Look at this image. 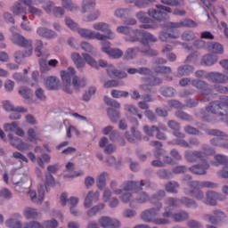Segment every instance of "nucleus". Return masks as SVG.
I'll list each match as a JSON object with an SVG mask.
<instances>
[{"label": "nucleus", "instance_id": "1", "mask_svg": "<svg viewBox=\"0 0 228 228\" xmlns=\"http://www.w3.org/2000/svg\"><path fill=\"white\" fill-rule=\"evenodd\" d=\"M66 26L69 27L73 31H77L78 35L82 37V38H87L88 40H102L104 36L101 34V32H95L92 29L79 28L77 23L74 22L72 19L66 18L65 19Z\"/></svg>", "mask_w": 228, "mask_h": 228}, {"label": "nucleus", "instance_id": "2", "mask_svg": "<svg viewBox=\"0 0 228 228\" xmlns=\"http://www.w3.org/2000/svg\"><path fill=\"white\" fill-rule=\"evenodd\" d=\"M205 111L212 115H219L223 118L224 115H227L228 113V103L224 102V99L211 102L209 105L205 108Z\"/></svg>", "mask_w": 228, "mask_h": 228}, {"label": "nucleus", "instance_id": "3", "mask_svg": "<svg viewBox=\"0 0 228 228\" xmlns=\"http://www.w3.org/2000/svg\"><path fill=\"white\" fill-rule=\"evenodd\" d=\"M143 186H146V188L151 187V181L141 180L140 182H125L121 185V190L122 191H134V193H140V191L143 190Z\"/></svg>", "mask_w": 228, "mask_h": 228}, {"label": "nucleus", "instance_id": "4", "mask_svg": "<svg viewBox=\"0 0 228 228\" xmlns=\"http://www.w3.org/2000/svg\"><path fill=\"white\" fill-rule=\"evenodd\" d=\"M202 149L204 152L199 151H185L184 157L186 161H188L189 163H195L199 161V159H204V154H207V155L215 154V150L211 149V147L208 145H204Z\"/></svg>", "mask_w": 228, "mask_h": 228}, {"label": "nucleus", "instance_id": "5", "mask_svg": "<svg viewBox=\"0 0 228 228\" xmlns=\"http://www.w3.org/2000/svg\"><path fill=\"white\" fill-rule=\"evenodd\" d=\"M93 29L96 31V33H99V31H102V33L104 37L102 39H98L99 41H104V40H115V33L111 31V28H110V24L104 23V22H95L93 24Z\"/></svg>", "mask_w": 228, "mask_h": 228}, {"label": "nucleus", "instance_id": "6", "mask_svg": "<svg viewBox=\"0 0 228 228\" xmlns=\"http://www.w3.org/2000/svg\"><path fill=\"white\" fill-rule=\"evenodd\" d=\"M181 204H183V206H186V208H198L199 205L197 202H195L193 200H190L188 198H182L181 200H175L174 198H167L166 200V205L168 206V208H177V206H180Z\"/></svg>", "mask_w": 228, "mask_h": 228}, {"label": "nucleus", "instance_id": "7", "mask_svg": "<svg viewBox=\"0 0 228 228\" xmlns=\"http://www.w3.org/2000/svg\"><path fill=\"white\" fill-rule=\"evenodd\" d=\"M199 24L191 19H183L178 22L169 21L166 24L167 29H178L179 28H197Z\"/></svg>", "mask_w": 228, "mask_h": 228}, {"label": "nucleus", "instance_id": "8", "mask_svg": "<svg viewBox=\"0 0 228 228\" xmlns=\"http://www.w3.org/2000/svg\"><path fill=\"white\" fill-rule=\"evenodd\" d=\"M191 86L200 90L201 95H209L213 93V88L204 80L192 79Z\"/></svg>", "mask_w": 228, "mask_h": 228}, {"label": "nucleus", "instance_id": "9", "mask_svg": "<svg viewBox=\"0 0 228 228\" xmlns=\"http://www.w3.org/2000/svg\"><path fill=\"white\" fill-rule=\"evenodd\" d=\"M205 79H208L212 83L225 85V83H228V75L220 72H208L205 75Z\"/></svg>", "mask_w": 228, "mask_h": 228}, {"label": "nucleus", "instance_id": "10", "mask_svg": "<svg viewBox=\"0 0 228 228\" xmlns=\"http://www.w3.org/2000/svg\"><path fill=\"white\" fill-rule=\"evenodd\" d=\"M207 134H209L210 136L218 137V138H214L210 141L211 145H214L215 147H222L224 138L227 136L226 134H224V132L216 129L207 130Z\"/></svg>", "mask_w": 228, "mask_h": 228}, {"label": "nucleus", "instance_id": "11", "mask_svg": "<svg viewBox=\"0 0 228 228\" xmlns=\"http://www.w3.org/2000/svg\"><path fill=\"white\" fill-rule=\"evenodd\" d=\"M12 44L27 49V51H30V53H33V41H31V39L26 38L22 35L15 36L13 37Z\"/></svg>", "mask_w": 228, "mask_h": 228}, {"label": "nucleus", "instance_id": "12", "mask_svg": "<svg viewBox=\"0 0 228 228\" xmlns=\"http://www.w3.org/2000/svg\"><path fill=\"white\" fill-rule=\"evenodd\" d=\"M100 227L102 228H118L120 227V222L117 219H113L108 216H102L98 220Z\"/></svg>", "mask_w": 228, "mask_h": 228}, {"label": "nucleus", "instance_id": "13", "mask_svg": "<svg viewBox=\"0 0 228 228\" xmlns=\"http://www.w3.org/2000/svg\"><path fill=\"white\" fill-rule=\"evenodd\" d=\"M167 63V60L165 59H156L154 64H153V69L157 74H167L172 72V69L170 67L167 66H161L165 65Z\"/></svg>", "mask_w": 228, "mask_h": 228}, {"label": "nucleus", "instance_id": "14", "mask_svg": "<svg viewBox=\"0 0 228 228\" xmlns=\"http://www.w3.org/2000/svg\"><path fill=\"white\" fill-rule=\"evenodd\" d=\"M163 208V205L161 203L158 204L157 208H151L150 210H146L142 212V219L144 222H154V217L159 213V209Z\"/></svg>", "mask_w": 228, "mask_h": 228}, {"label": "nucleus", "instance_id": "15", "mask_svg": "<svg viewBox=\"0 0 228 228\" xmlns=\"http://www.w3.org/2000/svg\"><path fill=\"white\" fill-rule=\"evenodd\" d=\"M99 197H101L99 191H90L85 199L84 208L90 209V207L93 206L94 202H99Z\"/></svg>", "mask_w": 228, "mask_h": 228}, {"label": "nucleus", "instance_id": "16", "mask_svg": "<svg viewBox=\"0 0 228 228\" xmlns=\"http://www.w3.org/2000/svg\"><path fill=\"white\" fill-rule=\"evenodd\" d=\"M31 202H34V204H42L44 202V185H40L38 187V197H37V191H29L28 193Z\"/></svg>", "mask_w": 228, "mask_h": 228}, {"label": "nucleus", "instance_id": "17", "mask_svg": "<svg viewBox=\"0 0 228 228\" xmlns=\"http://www.w3.org/2000/svg\"><path fill=\"white\" fill-rule=\"evenodd\" d=\"M131 133L132 134L129 132L125 133V137L130 143H139V142H142V133L136 127L133 126Z\"/></svg>", "mask_w": 228, "mask_h": 228}, {"label": "nucleus", "instance_id": "18", "mask_svg": "<svg viewBox=\"0 0 228 228\" xmlns=\"http://www.w3.org/2000/svg\"><path fill=\"white\" fill-rule=\"evenodd\" d=\"M136 18L138 19V20H140V22L142 23V25L140 26L141 28L152 29V28H154V26L151 24L152 22V20L147 17V13L143 12H139L136 13Z\"/></svg>", "mask_w": 228, "mask_h": 228}, {"label": "nucleus", "instance_id": "19", "mask_svg": "<svg viewBox=\"0 0 228 228\" xmlns=\"http://www.w3.org/2000/svg\"><path fill=\"white\" fill-rule=\"evenodd\" d=\"M209 168V164L207 162H203L202 164H197L189 168L191 174H195L196 175H206L208 174V169Z\"/></svg>", "mask_w": 228, "mask_h": 228}, {"label": "nucleus", "instance_id": "20", "mask_svg": "<svg viewBox=\"0 0 228 228\" xmlns=\"http://www.w3.org/2000/svg\"><path fill=\"white\" fill-rule=\"evenodd\" d=\"M77 75H76V69L74 68H68V70L61 71V77L62 80V83H72L74 81V77H77Z\"/></svg>", "mask_w": 228, "mask_h": 228}, {"label": "nucleus", "instance_id": "21", "mask_svg": "<svg viewBox=\"0 0 228 228\" xmlns=\"http://www.w3.org/2000/svg\"><path fill=\"white\" fill-rule=\"evenodd\" d=\"M15 185L16 191L28 190V188H31V178L28 175H24L20 181L15 182Z\"/></svg>", "mask_w": 228, "mask_h": 228}, {"label": "nucleus", "instance_id": "22", "mask_svg": "<svg viewBox=\"0 0 228 228\" xmlns=\"http://www.w3.org/2000/svg\"><path fill=\"white\" fill-rule=\"evenodd\" d=\"M107 74L110 77H118V79H124L127 77V73L122 70L115 69V66L109 65L107 68Z\"/></svg>", "mask_w": 228, "mask_h": 228}, {"label": "nucleus", "instance_id": "23", "mask_svg": "<svg viewBox=\"0 0 228 228\" xmlns=\"http://www.w3.org/2000/svg\"><path fill=\"white\" fill-rule=\"evenodd\" d=\"M190 188H218V184L209 182V181H204V182H199V181H192L189 183Z\"/></svg>", "mask_w": 228, "mask_h": 228}, {"label": "nucleus", "instance_id": "24", "mask_svg": "<svg viewBox=\"0 0 228 228\" xmlns=\"http://www.w3.org/2000/svg\"><path fill=\"white\" fill-rule=\"evenodd\" d=\"M5 225L8 228H22V222H20V216L14 215L5 221Z\"/></svg>", "mask_w": 228, "mask_h": 228}, {"label": "nucleus", "instance_id": "25", "mask_svg": "<svg viewBox=\"0 0 228 228\" xmlns=\"http://www.w3.org/2000/svg\"><path fill=\"white\" fill-rule=\"evenodd\" d=\"M8 139L10 141L11 145L12 147H15V149H18V151H25L26 150V143L20 140L19 137H14L13 134H9Z\"/></svg>", "mask_w": 228, "mask_h": 228}, {"label": "nucleus", "instance_id": "26", "mask_svg": "<svg viewBox=\"0 0 228 228\" xmlns=\"http://www.w3.org/2000/svg\"><path fill=\"white\" fill-rule=\"evenodd\" d=\"M161 218H157L153 220V224L157 225H167V224H170L169 218H172V213L168 210V208H166L165 213L162 214Z\"/></svg>", "mask_w": 228, "mask_h": 228}, {"label": "nucleus", "instance_id": "27", "mask_svg": "<svg viewBox=\"0 0 228 228\" xmlns=\"http://www.w3.org/2000/svg\"><path fill=\"white\" fill-rule=\"evenodd\" d=\"M45 86L47 90H58L60 80L56 77H48L45 80Z\"/></svg>", "mask_w": 228, "mask_h": 228}, {"label": "nucleus", "instance_id": "28", "mask_svg": "<svg viewBox=\"0 0 228 228\" xmlns=\"http://www.w3.org/2000/svg\"><path fill=\"white\" fill-rule=\"evenodd\" d=\"M5 111H18L19 113H28V109L24 107H14L13 103L8 100L3 102Z\"/></svg>", "mask_w": 228, "mask_h": 228}, {"label": "nucleus", "instance_id": "29", "mask_svg": "<svg viewBox=\"0 0 228 228\" xmlns=\"http://www.w3.org/2000/svg\"><path fill=\"white\" fill-rule=\"evenodd\" d=\"M214 215L215 216L207 214L203 216V218L206 222H209V224H216L218 220H220L221 218H224V212L220 210H216L214 212Z\"/></svg>", "mask_w": 228, "mask_h": 228}, {"label": "nucleus", "instance_id": "30", "mask_svg": "<svg viewBox=\"0 0 228 228\" xmlns=\"http://www.w3.org/2000/svg\"><path fill=\"white\" fill-rule=\"evenodd\" d=\"M208 51L213 54H224V45L220 43L213 42L208 45Z\"/></svg>", "mask_w": 228, "mask_h": 228}, {"label": "nucleus", "instance_id": "31", "mask_svg": "<svg viewBox=\"0 0 228 228\" xmlns=\"http://www.w3.org/2000/svg\"><path fill=\"white\" fill-rule=\"evenodd\" d=\"M37 34L39 35V37H43V38H54V37H56V32L44 27H39L37 29Z\"/></svg>", "mask_w": 228, "mask_h": 228}, {"label": "nucleus", "instance_id": "32", "mask_svg": "<svg viewBox=\"0 0 228 228\" xmlns=\"http://www.w3.org/2000/svg\"><path fill=\"white\" fill-rule=\"evenodd\" d=\"M159 38L161 40V42H168L170 39L177 40V38H179V32L168 33L167 31H161Z\"/></svg>", "mask_w": 228, "mask_h": 228}, {"label": "nucleus", "instance_id": "33", "mask_svg": "<svg viewBox=\"0 0 228 228\" xmlns=\"http://www.w3.org/2000/svg\"><path fill=\"white\" fill-rule=\"evenodd\" d=\"M192 188L191 191L185 189L184 193L185 195H190V197H194L197 200H202L204 199V192L199 190V187H191Z\"/></svg>", "mask_w": 228, "mask_h": 228}, {"label": "nucleus", "instance_id": "34", "mask_svg": "<svg viewBox=\"0 0 228 228\" xmlns=\"http://www.w3.org/2000/svg\"><path fill=\"white\" fill-rule=\"evenodd\" d=\"M12 13H13V15H26V13H28V12L26 11V7H24L22 5V4L16 2L12 6H11L10 8Z\"/></svg>", "mask_w": 228, "mask_h": 228}, {"label": "nucleus", "instance_id": "35", "mask_svg": "<svg viewBox=\"0 0 228 228\" xmlns=\"http://www.w3.org/2000/svg\"><path fill=\"white\" fill-rule=\"evenodd\" d=\"M72 86L76 92H79L81 88H85V86H86V78L85 77L80 78L77 76L74 77L72 81Z\"/></svg>", "mask_w": 228, "mask_h": 228}, {"label": "nucleus", "instance_id": "36", "mask_svg": "<svg viewBox=\"0 0 228 228\" xmlns=\"http://www.w3.org/2000/svg\"><path fill=\"white\" fill-rule=\"evenodd\" d=\"M218 62V56L208 53L202 58V63L207 67H213L216 63Z\"/></svg>", "mask_w": 228, "mask_h": 228}, {"label": "nucleus", "instance_id": "37", "mask_svg": "<svg viewBox=\"0 0 228 228\" xmlns=\"http://www.w3.org/2000/svg\"><path fill=\"white\" fill-rule=\"evenodd\" d=\"M144 33H145V30L135 29L133 32V36L126 37V42H141L142 38H143Z\"/></svg>", "mask_w": 228, "mask_h": 228}, {"label": "nucleus", "instance_id": "38", "mask_svg": "<svg viewBox=\"0 0 228 228\" xmlns=\"http://www.w3.org/2000/svg\"><path fill=\"white\" fill-rule=\"evenodd\" d=\"M31 54H33V52L31 51H17L14 53V60L16 63H23L24 59L28 58V56H31Z\"/></svg>", "mask_w": 228, "mask_h": 228}, {"label": "nucleus", "instance_id": "39", "mask_svg": "<svg viewBox=\"0 0 228 228\" xmlns=\"http://www.w3.org/2000/svg\"><path fill=\"white\" fill-rule=\"evenodd\" d=\"M148 14L150 17H152L155 20H159V22H162V20L167 17V14L161 11H158L156 9H150L148 11Z\"/></svg>", "mask_w": 228, "mask_h": 228}, {"label": "nucleus", "instance_id": "40", "mask_svg": "<svg viewBox=\"0 0 228 228\" xmlns=\"http://www.w3.org/2000/svg\"><path fill=\"white\" fill-rule=\"evenodd\" d=\"M71 60L75 63L77 69H83L86 65L85 59L78 53H71Z\"/></svg>", "mask_w": 228, "mask_h": 228}, {"label": "nucleus", "instance_id": "41", "mask_svg": "<svg viewBox=\"0 0 228 228\" xmlns=\"http://www.w3.org/2000/svg\"><path fill=\"white\" fill-rule=\"evenodd\" d=\"M156 42H158V37L144 30V35L141 39V44H142V45H149V44Z\"/></svg>", "mask_w": 228, "mask_h": 228}, {"label": "nucleus", "instance_id": "42", "mask_svg": "<svg viewBox=\"0 0 228 228\" xmlns=\"http://www.w3.org/2000/svg\"><path fill=\"white\" fill-rule=\"evenodd\" d=\"M216 200H218V194L215 191H208L205 204L208 206H216Z\"/></svg>", "mask_w": 228, "mask_h": 228}, {"label": "nucleus", "instance_id": "43", "mask_svg": "<svg viewBox=\"0 0 228 228\" xmlns=\"http://www.w3.org/2000/svg\"><path fill=\"white\" fill-rule=\"evenodd\" d=\"M140 51L142 52L139 47L128 48L125 52L124 60H134Z\"/></svg>", "mask_w": 228, "mask_h": 228}, {"label": "nucleus", "instance_id": "44", "mask_svg": "<svg viewBox=\"0 0 228 228\" xmlns=\"http://www.w3.org/2000/svg\"><path fill=\"white\" fill-rule=\"evenodd\" d=\"M193 70H194V69H193V66H191V65L180 66L177 69V75L179 77L190 76V74H191L193 72Z\"/></svg>", "mask_w": 228, "mask_h": 228}, {"label": "nucleus", "instance_id": "45", "mask_svg": "<svg viewBox=\"0 0 228 228\" xmlns=\"http://www.w3.org/2000/svg\"><path fill=\"white\" fill-rule=\"evenodd\" d=\"M82 57L84 58L85 63H87V65H90V67H93L94 69H99V64L97 63V61H95L90 54L86 53H82Z\"/></svg>", "mask_w": 228, "mask_h": 228}, {"label": "nucleus", "instance_id": "46", "mask_svg": "<svg viewBox=\"0 0 228 228\" xmlns=\"http://www.w3.org/2000/svg\"><path fill=\"white\" fill-rule=\"evenodd\" d=\"M108 173L103 172L100 174L97 177V187L99 190H103L106 187V179H108Z\"/></svg>", "mask_w": 228, "mask_h": 228}, {"label": "nucleus", "instance_id": "47", "mask_svg": "<svg viewBox=\"0 0 228 228\" xmlns=\"http://www.w3.org/2000/svg\"><path fill=\"white\" fill-rule=\"evenodd\" d=\"M95 6V0H84L82 4V13L92 12Z\"/></svg>", "mask_w": 228, "mask_h": 228}, {"label": "nucleus", "instance_id": "48", "mask_svg": "<svg viewBox=\"0 0 228 228\" xmlns=\"http://www.w3.org/2000/svg\"><path fill=\"white\" fill-rule=\"evenodd\" d=\"M107 115L110 120L112 122H118L120 118V112H118V110H115L112 108L107 109Z\"/></svg>", "mask_w": 228, "mask_h": 228}, {"label": "nucleus", "instance_id": "49", "mask_svg": "<svg viewBox=\"0 0 228 228\" xmlns=\"http://www.w3.org/2000/svg\"><path fill=\"white\" fill-rule=\"evenodd\" d=\"M171 218H173L175 222H184V220H188V218H190V216L187 212L183 211L176 214H172Z\"/></svg>", "mask_w": 228, "mask_h": 228}, {"label": "nucleus", "instance_id": "50", "mask_svg": "<svg viewBox=\"0 0 228 228\" xmlns=\"http://www.w3.org/2000/svg\"><path fill=\"white\" fill-rule=\"evenodd\" d=\"M99 17H101V11L94 10L92 13L84 17L83 20L84 22H94V20H97Z\"/></svg>", "mask_w": 228, "mask_h": 228}, {"label": "nucleus", "instance_id": "51", "mask_svg": "<svg viewBox=\"0 0 228 228\" xmlns=\"http://www.w3.org/2000/svg\"><path fill=\"white\" fill-rule=\"evenodd\" d=\"M108 56L110 58H112L113 60H118L119 58H122L124 56V52L119 48H111V50L108 53Z\"/></svg>", "mask_w": 228, "mask_h": 228}, {"label": "nucleus", "instance_id": "52", "mask_svg": "<svg viewBox=\"0 0 228 228\" xmlns=\"http://www.w3.org/2000/svg\"><path fill=\"white\" fill-rule=\"evenodd\" d=\"M181 38L182 40H183V42H193V40H195L196 37H195V33L191 30H186L184 32H183V34L181 35Z\"/></svg>", "mask_w": 228, "mask_h": 228}, {"label": "nucleus", "instance_id": "53", "mask_svg": "<svg viewBox=\"0 0 228 228\" xmlns=\"http://www.w3.org/2000/svg\"><path fill=\"white\" fill-rule=\"evenodd\" d=\"M25 6H28V13H31V15H37V17H42V10L33 6V0H30V3L26 4Z\"/></svg>", "mask_w": 228, "mask_h": 228}, {"label": "nucleus", "instance_id": "54", "mask_svg": "<svg viewBox=\"0 0 228 228\" xmlns=\"http://www.w3.org/2000/svg\"><path fill=\"white\" fill-rule=\"evenodd\" d=\"M125 110H126V111H128V113H130V115H134V116L138 117V118L142 119V114H139L138 108H136L134 105L126 104Z\"/></svg>", "mask_w": 228, "mask_h": 228}, {"label": "nucleus", "instance_id": "55", "mask_svg": "<svg viewBox=\"0 0 228 228\" xmlns=\"http://www.w3.org/2000/svg\"><path fill=\"white\" fill-rule=\"evenodd\" d=\"M18 92L23 99H30L33 95V91L26 86L20 87Z\"/></svg>", "mask_w": 228, "mask_h": 228}, {"label": "nucleus", "instance_id": "56", "mask_svg": "<svg viewBox=\"0 0 228 228\" xmlns=\"http://www.w3.org/2000/svg\"><path fill=\"white\" fill-rule=\"evenodd\" d=\"M24 216L28 219L37 218L38 216V211L35 208H27L24 210Z\"/></svg>", "mask_w": 228, "mask_h": 228}, {"label": "nucleus", "instance_id": "57", "mask_svg": "<svg viewBox=\"0 0 228 228\" xmlns=\"http://www.w3.org/2000/svg\"><path fill=\"white\" fill-rule=\"evenodd\" d=\"M160 94L164 97H174V95H175V89L173 87H162L160 89Z\"/></svg>", "mask_w": 228, "mask_h": 228}, {"label": "nucleus", "instance_id": "58", "mask_svg": "<svg viewBox=\"0 0 228 228\" xmlns=\"http://www.w3.org/2000/svg\"><path fill=\"white\" fill-rule=\"evenodd\" d=\"M215 159L217 162H213L212 165L218 167V165H225L228 163V158L224 155H216Z\"/></svg>", "mask_w": 228, "mask_h": 228}, {"label": "nucleus", "instance_id": "59", "mask_svg": "<svg viewBox=\"0 0 228 228\" xmlns=\"http://www.w3.org/2000/svg\"><path fill=\"white\" fill-rule=\"evenodd\" d=\"M177 188H179L177 182H169L166 185V191H167L168 193H177Z\"/></svg>", "mask_w": 228, "mask_h": 228}, {"label": "nucleus", "instance_id": "60", "mask_svg": "<svg viewBox=\"0 0 228 228\" xmlns=\"http://www.w3.org/2000/svg\"><path fill=\"white\" fill-rule=\"evenodd\" d=\"M19 126V122H12V123H5L4 125V129L7 133H15L17 127Z\"/></svg>", "mask_w": 228, "mask_h": 228}, {"label": "nucleus", "instance_id": "61", "mask_svg": "<svg viewBox=\"0 0 228 228\" xmlns=\"http://www.w3.org/2000/svg\"><path fill=\"white\" fill-rule=\"evenodd\" d=\"M111 95L114 99H120V97H129V93L127 91H120V90H112Z\"/></svg>", "mask_w": 228, "mask_h": 228}, {"label": "nucleus", "instance_id": "62", "mask_svg": "<svg viewBox=\"0 0 228 228\" xmlns=\"http://www.w3.org/2000/svg\"><path fill=\"white\" fill-rule=\"evenodd\" d=\"M143 131L147 136H154V133L159 132V128L156 126H152L151 127L144 126Z\"/></svg>", "mask_w": 228, "mask_h": 228}, {"label": "nucleus", "instance_id": "63", "mask_svg": "<svg viewBox=\"0 0 228 228\" xmlns=\"http://www.w3.org/2000/svg\"><path fill=\"white\" fill-rule=\"evenodd\" d=\"M151 200V197H149V194L147 192H141L138 194V197L136 198V202L138 204H145V202H149Z\"/></svg>", "mask_w": 228, "mask_h": 228}, {"label": "nucleus", "instance_id": "64", "mask_svg": "<svg viewBox=\"0 0 228 228\" xmlns=\"http://www.w3.org/2000/svg\"><path fill=\"white\" fill-rule=\"evenodd\" d=\"M62 6L66 10H69V12H74L75 10H77V7L72 2V0H62Z\"/></svg>", "mask_w": 228, "mask_h": 228}]
</instances>
